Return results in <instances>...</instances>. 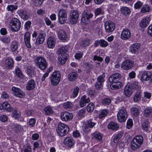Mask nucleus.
<instances>
[{
    "label": "nucleus",
    "mask_w": 152,
    "mask_h": 152,
    "mask_svg": "<svg viewBox=\"0 0 152 152\" xmlns=\"http://www.w3.org/2000/svg\"><path fill=\"white\" fill-rule=\"evenodd\" d=\"M93 16L91 13H87L85 12H83L82 15L81 21L84 24H87L90 22V20Z\"/></svg>",
    "instance_id": "nucleus-10"
},
{
    "label": "nucleus",
    "mask_w": 152,
    "mask_h": 152,
    "mask_svg": "<svg viewBox=\"0 0 152 152\" xmlns=\"http://www.w3.org/2000/svg\"><path fill=\"white\" fill-rule=\"evenodd\" d=\"M131 37V32L128 29H125L122 31L121 35V38L124 40L129 39Z\"/></svg>",
    "instance_id": "nucleus-17"
},
{
    "label": "nucleus",
    "mask_w": 152,
    "mask_h": 152,
    "mask_svg": "<svg viewBox=\"0 0 152 152\" xmlns=\"http://www.w3.org/2000/svg\"><path fill=\"white\" fill-rule=\"evenodd\" d=\"M17 12L21 18L24 20L28 19V17L27 16L26 12L24 10L22 9L18 10L17 11Z\"/></svg>",
    "instance_id": "nucleus-34"
},
{
    "label": "nucleus",
    "mask_w": 152,
    "mask_h": 152,
    "mask_svg": "<svg viewBox=\"0 0 152 152\" xmlns=\"http://www.w3.org/2000/svg\"><path fill=\"white\" fill-rule=\"evenodd\" d=\"M60 117L62 121H69L72 119L73 115L72 113L65 111L61 113Z\"/></svg>",
    "instance_id": "nucleus-13"
},
{
    "label": "nucleus",
    "mask_w": 152,
    "mask_h": 152,
    "mask_svg": "<svg viewBox=\"0 0 152 152\" xmlns=\"http://www.w3.org/2000/svg\"><path fill=\"white\" fill-rule=\"evenodd\" d=\"M123 133L121 132L119 133L116 134L114 137L113 139L114 142L115 143L117 142L120 140V139L122 137Z\"/></svg>",
    "instance_id": "nucleus-46"
},
{
    "label": "nucleus",
    "mask_w": 152,
    "mask_h": 152,
    "mask_svg": "<svg viewBox=\"0 0 152 152\" xmlns=\"http://www.w3.org/2000/svg\"><path fill=\"white\" fill-rule=\"evenodd\" d=\"M115 24L111 21H107L104 23L105 29L107 33H110L113 32L115 29Z\"/></svg>",
    "instance_id": "nucleus-11"
},
{
    "label": "nucleus",
    "mask_w": 152,
    "mask_h": 152,
    "mask_svg": "<svg viewBox=\"0 0 152 152\" xmlns=\"http://www.w3.org/2000/svg\"><path fill=\"white\" fill-rule=\"evenodd\" d=\"M5 64L6 67H8L9 68H10L13 66V60L10 57H8L6 59Z\"/></svg>",
    "instance_id": "nucleus-29"
},
{
    "label": "nucleus",
    "mask_w": 152,
    "mask_h": 152,
    "mask_svg": "<svg viewBox=\"0 0 152 152\" xmlns=\"http://www.w3.org/2000/svg\"><path fill=\"white\" fill-rule=\"evenodd\" d=\"M8 119L7 115H0V121L3 122H6Z\"/></svg>",
    "instance_id": "nucleus-64"
},
{
    "label": "nucleus",
    "mask_w": 152,
    "mask_h": 152,
    "mask_svg": "<svg viewBox=\"0 0 152 152\" xmlns=\"http://www.w3.org/2000/svg\"><path fill=\"white\" fill-rule=\"evenodd\" d=\"M90 43V40L86 39L82 41L80 43V45L82 47H85L88 46Z\"/></svg>",
    "instance_id": "nucleus-43"
},
{
    "label": "nucleus",
    "mask_w": 152,
    "mask_h": 152,
    "mask_svg": "<svg viewBox=\"0 0 152 152\" xmlns=\"http://www.w3.org/2000/svg\"><path fill=\"white\" fill-rule=\"evenodd\" d=\"M18 47V43L16 41H13L11 43L10 46V49L13 52H14L16 50Z\"/></svg>",
    "instance_id": "nucleus-37"
},
{
    "label": "nucleus",
    "mask_w": 152,
    "mask_h": 152,
    "mask_svg": "<svg viewBox=\"0 0 152 152\" xmlns=\"http://www.w3.org/2000/svg\"><path fill=\"white\" fill-rule=\"evenodd\" d=\"M134 62L131 60H126L122 64L121 68L124 70H128L133 66Z\"/></svg>",
    "instance_id": "nucleus-14"
},
{
    "label": "nucleus",
    "mask_w": 152,
    "mask_h": 152,
    "mask_svg": "<svg viewBox=\"0 0 152 152\" xmlns=\"http://www.w3.org/2000/svg\"><path fill=\"white\" fill-rule=\"evenodd\" d=\"M36 65L40 69H45L47 66L45 59L42 57L39 56L37 57L34 60Z\"/></svg>",
    "instance_id": "nucleus-4"
},
{
    "label": "nucleus",
    "mask_w": 152,
    "mask_h": 152,
    "mask_svg": "<svg viewBox=\"0 0 152 152\" xmlns=\"http://www.w3.org/2000/svg\"><path fill=\"white\" fill-rule=\"evenodd\" d=\"M143 2L140 1H137L134 4V7L135 9H140L143 5Z\"/></svg>",
    "instance_id": "nucleus-58"
},
{
    "label": "nucleus",
    "mask_w": 152,
    "mask_h": 152,
    "mask_svg": "<svg viewBox=\"0 0 152 152\" xmlns=\"http://www.w3.org/2000/svg\"><path fill=\"white\" fill-rule=\"evenodd\" d=\"M18 6L17 5H10L7 6V9L9 11L13 12L14 11L18 9Z\"/></svg>",
    "instance_id": "nucleus-44"
},
{
    "label": "nucleus",
    "mask_w": 152,
    "mask_h": 152,
    "mask_svg": "<svg viewBox=\"0 0 152 152\" xmlns=\"http://www.w3.org/2000/svg\"><path fill=\"white\" fill-rule=\"evenodd\" d=\"M67 59V55L66 54H61L58 58V61L61 64H64Z\"/></svg>",
    "instance_id": "nucleus-35"
},
{
    "label": "nucleus",
    "mask_w": 152,
    "mask_h": 152,
    "mask_svg": "<svg viewBox=\"0 0 152 152\" xmlns=\"http://www.w3.org/2000/svg\"><path fill=\"white\" fill-rule=\"evenodd\" d=\"M144 112V115L146 117H148L152 113V109L149 107L147 108L145 110Z\"/></svg>",
    "instance_id": "nucleus-55"
},
{
    "label": "nucleus",
    "mask_w": 152,
    "mask_h": 152,
    "mask_svg": "<svg viewBox=\"0 0 152 152\" xmlns=\"http://www.w3.org/2000/svg\"><path fill=\"white\" fill-rule=\"evenodd\" d=\"M57 34L58 37L60 39L65 40L66 39L67 34L64 30H60L58 31Z\"/></svg>",
    "instance_id": "nucleus-26"
},
{
    "label": "nucleus",
    "mask_w": 152,
    "mask_h": 152,
    "mask_svg": "<svg viewBox=\"0 0 152 152\" xmlns=\"http://www.w3.org/2000/svg\"><path fill=\"white\" fill-rule=\"evenodd\" d=\"M36 123V120L34 118H31L29 121L28 124L29 126L31 127H33L34 126Z\"/></svg>",
    "instance_id": "nucleus-63"
},
{
    "label": "nucleus",
    "mask_w": 152,
    "mask_h": 152,
    "mask_svg": "<svg viewBox=\"0 0 152 152\" xmlns=\"http://www.w3.org/2000/svg\"><path fill=\"white\" fill-rule=\"evenodd\" d=\"M79 17V13L76 10L71 11L70 13V23L72 24H76Z\"/></svg>",
    "instance_id": "nucleus-9"
},
{
    "label": "nucleus",
    "mask_w": 152,
    "mask_h": 152,
    "mask_svg": "<svg viewBox=\"0 0 152 152\" xmlns=\"http://www.w3.org/2000/svg\"><path fill=\"white\" fill-rule=\"evenodd\" d=\"M133 91L130 86L126 85L124 89V94L127 97H130L132 95Z\"/></svg>",
    "instance_id": "nucleus-23"
},
{
    "label": "nucleus",
    "mask_w": 152,
    "mask_h": 152,
    "mask_svg": "<svg viewBox=\"0 0 152 152\" xmlns=\"http://www.w3.org/2000/svg\"><path fill=\"white\" fill-rule=\"evenodd\" d=\"M64 143L66 146L71 148L75 144V141L72 138L68 137L65 138Z\"/></svg>",
    "instance_id": "nucleus-16"
},
{
    "label": "nucleus",
    "mask_w": 152,
    "mask_h": 152,
    "mask_svg": "<svg viewBox=\"0 0 152 152\" xmlns=\"http://www.w3.org/2000/svg\"><path fill=\"white\" fill-rule=\"evenodd\" d=\"M30 35L28 32H27L24 36V41L26 46L28 48H31L30 43Z\"/></svg>",
    "instance_id": "nucleus-21"
},
{
    "label": "nucleus",
    "mask_w": 152,
    "mask_h": 152,
    "mask_svg": "<svg viewBox=\"0 0 152 152\" xmlns=\"http://www.w3.org/2000/svg\"><path fill=\"white\" fill-rule=\"evenodd\" d=\"M77 74L76 73L72 72L70 73L68 76V78L70 81H73L77 77Z\"/></svg>",
    "instance_id": "nucleus-49"
},
{
    "label": "nucleus",
    "mask_w": 152,
    "mask_h": 152,
    "mask_svg": "<svg viewBox=\"0 0 152 152\" xmlns=\"http://www.w3.org/2000/svg\"><path fill=\"white\" fill-rule=\"evenodd\" d=\"M0 40L3 43H9L11 41L10 38L9 37L4 36L0 38Z\"/></svg>",
    "instance_id": "nucleus-47"
},
{
    "label": "nucleus",
    "mask_w": 152,
    "mask_h": 152,
    "mask_svg": "<svg viewBox=\"0 0 152 152\" xmlns=\"http://www.w3.org/2000/svg\"><path fill=\"white\" fill-rule=\"evenodd\" d=\"M105 77L104 73H103L102 75L99 76L97 78V82L103 84L104 81V78Z\"/></svg>",
    "instance_id": "nucleus-57"
},
{
    "label": "nucleus",
    "mask_w": 152,
    "mask_h": 152,
    "mask_svg": "<svg viewBox=\"0 0 152 152\" xmlns=\"http://www.w3.org/2000/svg\"><path fill=\"white\" fill-rule=\"evenodd\" d=\"M33 111L31 107H28L27 109L26 110L25 115L29 117L33 113Z\"/></svg>",
    "instance_id": "nucleus-56"
},
{
    "label": "nucleus",
    "mask_w": 152,
    "mask_h": 152,
    "mask_svg": "<svg viewBox=\"0 0 152 152\" xmlns=\"http://www.w3.org/2000/svg\"><path fill=\"white\" fill-rule=\"evenodd\" d=\"M68 49L67 46H62L58 50V54H64L66 52Z\"/></svg>",
    "instance_id": "nucleus-40"
},
{
    "label": "nucleus",
    "mask_w": 152,
    "mask_h": 152,
    "mask_svg": "<svg viewBox=\"0 0 152 152\" xmlns=\"http://www.w3.org/2000/svg\"><path fill=\"white\" fill-rule=\"evenodd\" d=\"M150 7L147 4H145L141 8L140 12L142 13H145L150 11Z\"/></svg>",
    "instance_id": "nucleus-39"
},
{
    "label": "nucleus",
    "mask_w": 152,
    "mask_h": 152,
    "mask_svg": "<svg viewBox=\"0 0 152 152\" xmlns=\"http://www.w3.org/2000/svg\"><path fill=\"white\" fill-rule=\"evenodd\" d=\"M90 102V100L89 98L86 95H84L81 98L80 102V105L81 107H83L86 105V103Z\"/></svg>",
    "instance_id": "nucleus-24"
},
{
    "label": "nucleus",
    "mask_w": 152,
    "mask_h": 152,
    "mask_svg": "<svg viewBox=\"0 0 152 152\" xmlns=\"http://www.w3.org/2000/svg\"><path fill=\"white\" fill-rule=\"evenodd\" d=\"M127 117V112L126 109L123 107H120L117 114L118 121L121 122L125 121Z\"/></svg>",
    "instance_id": "nucleus-2"
},
{
    "label": "nucleus",
    "mask_w": 152,
    "mask_h": 152,
    "mask_svg": "<svg viewBox=\"0 0 152 152\" xmlns=\"http://www.w3.org/2000/svg\"><path fill=\"white\" fill-rule=\"evenodd\" d=\"M35 83L34 81L33 80H31L28 81L26 88L27 90H30L33 89L35 87Z\"/></svg>",
    "instance_id": "nucleus-30"
},
{
    "label": "nucleus",
    "mask_w": 152,
    "mask_h": 152,
    "mask_svg": "<svg viewBox=\"0 0 152 152\" xmlns=\"http://www.w3.org/2000/svg\"><path fill=\"white\" fill-rule=\"evenodd\" d=\"M140 45L139 43H135L133 44L130 47V51L133 53H137L140 48Z\"/></svg>",
    "instance_id": "nucleus-22"
},
{
    "label": "nucleus",
    "mask_w": 152,
    "mask_h": 152,
    "mask_svg": "<svg viewBox=\"0 0 152 152\" xmlns=\"http://www.w3.org/2000/svg\"><path fill=\"white\" fill-rule=\"evenodd\" d=\"M69 130V128L67 125L63 123H59L57 132L58 135L63 137L67 134Z\"/></svg>",
    "instance_id": "nucleus-3"
},
{
    "label": "nucleus",
    "mask_w": 152,
    "mask_h": 152,
    "mask_svg": "<svg viewBox=\"0 0 152 152\" xmlns=\"http://www.w3.org/2000/svg\"><path fill=\"white\" fill-rule=\"evenodd\" d=\"M121 77V74L119 73H114L109 77V81L110 82H115L116 80L119 79Z\"/></svg>",
    "instance_id": "nucleus-27"
},
{
    "label": "nucleus",
    "mask_w": 152,
    "mask_h": 152,
    "mask_svg": "<svg viewBox=\"0 0 152 152\" xmlns=\"http://www.w3.org/2000/svg\"><path fill=\"white\" fill-rule=\"evenodd\" d=\"M13 129L14 131L17 133L21 132L23 130V126L18 124H15Z\"/></svg>",
    "instance_id": "nucleus-41"
},
{
    "label": "nucleus",
    "mask_w": 152,
    "mask_h": 152,
    "mask_svg": "<svg viewBox=\"0 0 152 152\" xmlns=\"http://www.w3.org/2000/svg\"><path fill=\"white\" fill-rule=\"evenodd\" d=\"M129 85L130 86L133 90L140 91L141 88L140 86L138 84V83L136 81H133L131 84Z\"/></svg>",
    "instance_id": "nucleus-28"
},
{
    "label": "nucleus",
    "mask_w": 152,
    "mask_h": 152,
    "mask_svg": "<svg viewBox=\"0 0 152 152\" xmlns=\"http://www.w3.org/2000/svg\"><path fill=\"white\" fill-rule=\"evenodd\" d=\"M103 135L98 132H97L93 134V138L99 141H102Z\"/></svg>",
    "instance_id": "nucleus-36"
},
{
    "label": "nucleus",
    "mask_w": 152,
    "mask_h": 152,
    "mask_svg": "<svg viewBox=\"0 0 152 152\" xmlns=\"http://www.w3.org/2000/svg\"><path fill=\"white\" fill-rule=\"evenodd\" d=\"M56 39L54 37H49L47 41V44L49 48H53L55 47Z\"/></svg>",
    "instance_id": "nucleus-20"
},
{
    "label": "nucleus",
    "mask_w": 152,
    "mask_h": 152,
    "mask_svg": "<svg viewBox=\"0 0 152 152\" xmlns=\"http://www.w3.org/2000/svg\"><path fill=\"white\" fill-rule=\"evenodd\" d=\"M61 79V74L59 71L54 72L50 77L51 84L53 86L57 85Z\"/></svg>",
    "instance_id": "nucleus-5"
},
{
    "label": "nucleus",
    "mask_w": 152,
    "mask_h": 152,
    "mask_svg": "<svg viewBox=\"0 0 152 152\" xmlns=\"http://www.w3.org/2000/svg\"><path fill=\"white\" fill-rule=\"evenodd\" d=\"M25 71L27 74L31 77L34 75V69L30 66H28L26 67Z\"/></svg>",
    "instance_id": "nucleus-33"
},
{
    "label": "nucleus",
    "mask_w": 152,
    "mask_h": 152,
    "mask_svg": "<svg viewBox=\"0 0 152 152\" xmlns=\"http://www.w3.org/2000/svg\"><path fill=\"white\" fill-rule=\"evenodd\" d=\"M0 109L4 110L8 112H10L12 110L13 108L7 102H5L0 104Z\"/></svg>",
    "instance_id": "nucleus-19"
},
{
    "label": "nucleus",
    "mask_w": 152,
    "mask_h": 152,
    "mask_svg": "<svg viewBox=\"0 0 152 152\" xmlns=\"http://www.w3.org/2000/svg\"><path fill=\"white\" fill-rule=\"evenodd\" d=\"M15 74L16 75L19 77H22L23 75L20 69L18 67H16L15 69Z\"/></svg>",
    "instance_id": "nucleus-45"
},
{
    "label": "nucleus",
    "mask_w": 152,
    "mask_h": 152,
    "mask_svg": "<svg viewBox=\"0 0 152 152\" xmlns=\"http://www.w3.org/2000/svg\"><path fill=\"white\" fill-rule=\"evenodd\" d=\"M94 105L92 102H91L89 104L87 107V110L88 112H92L94 109Z\"/></svg>",
    "instance_id": "nucleus-52"
},
{
    "label": "nucleus",
    "mask_w": 152,
    "mask_h": 152,
    "mask_svg": "<svg viewBox=\"0 0 152 152\" xmlns=\"http://www.w3.org/2000/svg\"><path fill=\"white\" fill-rule=\"evenodd\" d=\"M133 122L132 119L128 120L126 123V128L128 129H130L133 126Z\"/></svg>",
    "instance_id": "nucleus-60"
},
{
    "label": "nucleus",
    "mask_w": 152,
    "mask_h": 152,
    "mask_svg": "<svg viewBox=\"0 0 152 152\" xmlns=\"http://www.w3.org/2000/svg\"><path fill=\"white\" fill-rule=\"evenodd\" d=\"M149 127L148 122L146 120H145L142 123V127L143 130L147 131L148 129V128Z\"/></svg>",
    "instance_id": "nucleus-54"
},
{
    "label": "nucleus",
    "mask_w": 152,
    "mask_h": 152,
    "mask_svg": "<svg viewBox=\"0 0 152 152\" xmlns=\"http://www.w3.org/2000/svg\"><path fill=\"white\" fill-rule=\"evenodd\" d=\"M151 20V17L147 16L144 17L140 21L139 25L141 28L146 27L149 24Z\"/></svg>",
    "instance_id": "nucleus-12"
},
{
    "label": "nucleus",
    "mask_w": 152,
    "mask_h": 152,
    "mask_svg": "<svg viewBox=\"0 0 152 152\" xmlns=\"http://www.w3.org/2000/svg\"><path fill=\"white\" fill-rule=\"evenodd\" d=\"M12 90L13 94L16 97L22 98L24 95V93L18 88L13 86Z\"/></svg>",
    "instance_id": "nucleus-18"
},
{
    "label": "nucleus",
    "mask_w": 152,
    "mask_h": 152,
    "mask_svg": "<svg viewBox=\"0 0 152 152\" xmlns=\"http://www.w3.org/2000/svg\"><path fill=\"white\" fill-rule=\"evenodd\" d=\"M141 80L142 82L145 81L150 80L151 79L152 74L149 71H144L141 72Z\"/></svg>",
    "instance_id": "nucleus-15"
},
{
    "label": "nucleus",
    "mask_w": 152,
    "mask_h": 152,
    "mask_svg": "<svg viewBox=\"0 0 152 152\" xmlns=\"http://www.w3.org/2000/svg\"><path fill=\"white\" fill-rule=\"evenodd\" d=\"M100 45L102 47H106L108 45L107 42L104 39H100L99 40Z\"/></svg>",
    "instance_id": "nucleus-61"
},
{
    "label": "nucleus",
    "mask_w": 152,
    "mask_h": 152,
    "mask_svg": "<svg viewBox=\"0 0 152 152\" xmlns=\"http://www.w3.org/2000/svg\"><path fill=\"white\" fill-rule=\"evenodd\" d=\"M67 12L65 10L62 9L60 10L58 15L59 23L61 24L65 23L67 19Z\"/></svg>",
    "instance_id": "nucleus-8"
},
{
    "label": "nucleus",
    "mask_w": 152,
    "mask_h": 152,
    "mask_svg": "<svg viewBox=\"0 0 152 152\" xmlns=\"http://www.w3.org/2000/svg\"><path fill=\"white\" fill-rule=\"evenodd\" d=\"M121 12L123 15L127 16L130 14L131 11L128 7H124L121 8Z\"/></svg>",
    "instance_id": "nucleus-32"
},
{
    "label": "nucleus",
    "mask_w": 152,
    "mask_h": 152,
    "mask_svg": "<svg viewBox=\"0 0 152 152\" xmlns=\"http://www.w3.org/2000/svg\"><path fill=\"white\" fill-rule=\"evenodd\" d=\"M44 110L45 113L47 115H49L52 113L53 112V110L51 107L50 106L46 107L44 108Z\"/></svg>",
    "instance_id": "nucleus-48"
},
{
    "label": "nucleus",
    "mask_w": 152,
    "mask_h": 152,
    "mask_svg": "<svg viewBox=\"0 0 152 152\" xmlns=\"http://www.w3.org/2000/svg\"><path fill=\"white\" fill-rule=\"evenodd\" d=\"M119 126V124L113 122H110L108 125V128L112 130H117Z\"/></svg>",
    "instance_id": "nucleus-31"
},
{
    "label": "nucleus",
    "mask_w": 152,
    "mask_h": 152,
    "mask_svg": "<svg viewBox=\"0 0 152 152\" xmlns=\"http://www.w3.org/2000/svg\"><path fill=\"white\" fill-rule=\"evenodd\" d=\"M143 140L142 137L140 135L135 136L133 139L131 144L132 149L135 150L139 148L142 144Z\"/></svg>",
    "instance_id": "nucleus-1"
},
{
    "label": "nucleus",
    "mask_w": 152,
    "mask_h": 152,
    "mask_svg": "<svg viewBox=\"0 0 152 152\" xmlns=\"http://www.w3.org/2000/svg\"><path fill=\"white\" fill-rule=\"evenodd\" d=\"M91 129L88 126L85 124L83 126V130L85 132L87 133L91 131Z\"/></svg>",
    "instance_id": "nucleus-62"
},
{
    "label": "nucleus",
    "mask_w": 152,
    "mask_h": 152,
    "mask_svg": "<svg viewBox=\"0 0 152 152\" xmlns=\"http://www.w3.org/2000/svg\"><path fill=\"white\" fill-rule=\"evenodd\" d=\"M108 113L107 110H103L99 113V118H102L105 117Z\"/></svg>",
    "instance_id": "nucleus-51"
},
{
    "label": "nucleus",
    "mask_w": 152,
    "mask_h": 152,
    "mask_svg": "<svg viewBox=\"0 0 152 152\" xmlns=\"http://www.w3.org/2000/svg\"><path fill=\"white\" fill-rule=\"evenodd\" d=\"M33 38H36L35 44L39 45L42 44L45 41V34L42 33H37L36 31H34L32 34Z\"/></svg>",
    "instance_id": "nucleus-7"
},
{
    "label": "nucleus",
    "mask_w": 152,
    "mask_h": 152,
    "mask_svg": "<svg viewBox=\"0 0 152 152\" xmlns=\"http://www.w3.org/2000/svg\"><path fill=\"white\" fill-rule=\"evenodd\" d=\"M111 101V100L110 98H106L102 100V103L103 104L108 105L110 104Z\"/></svg>",
    "instance_id": "nucleus-59"
},
{
    "label": "nucleus",
    "mask_w": 152,
    "mask_h": 152,
    "mask_svg": "<svg viewBox=\"0 0 152 152\" xmlns=\"http://www.w3.org/2000/svg\"><path fill=\"white\" fill-rule=\"evenodd\" d=\"M110 86L112 89H117L121 88L122 87L123 84L120 81L113 82L111 83Z\"/></svg>",
    "instance_id": "nucleus-25"
},
{
    "label": "nucleus",
    "mask_w": 152,
    "mask_h": 152,
    "mask_svg": "<svg viewBox=\"0 0 152 152\" xmlns=\"http://www.w3.org/2000/svg\"><path fill=\"white\" fill-rule=\"evenodd\" d=\"M141 91H139L137 92L134 97V101L135 102H137L139 101L141 98Z\"/></svg>",
    "instance_id": "nucleus-42"
},
{
    "label": "nucleus",
    "mask_w": 152,
    "mask_h": 152,
    "mask_svg": "<svg viewBox=\"0 0 152 152\" xmlns=\"http://www.w3.org/2000/svg\"><path fill=\"white\" fill-rule=\"evenodd\" d=\"M64 107L66 109L71 108L72 107L73 104L72 103L69 102H67L63 103Z\"/></svg>",
    "instance_id": "nucleus-53"
},
{
    "label": "nucleus",
    "mask_w": 152,
    "mask_h": 152,
    "mask_svg": "<svg viewBox=\"0 0 152 152\" xmlns=\"http://www.w3.org/2000/svg\"><path fill=\"white\" fill-rule=\"evenodd\" d=\"M131 113L133 117H137L139 114L138 109L135 107H132L131 109Z\"/></svg>",
    "instance_id": "nucleus-38"
},
{
    "label": "nucleus",
    "mask_w": 152,
    "mask_h": 152,
    "mask_svg": "<svg viewBox=\"0 0 152 152\" xmlns=\"http://www.w3.org/2000/svg\"><path fill=\"white\" fill-rule=\"evenodd\" d=\"M21 23L17 18H13L10 24V29L13 32L18 31L21 28Z\"/></svg>",
    "instance_id": "nucleus-6"
},
{
    "label": "nucleus",
    "mask_w": 152,
    "mask_h": 152,
    "mask_svg": "<svg viewBox=\"0 0 152 152\" xmlns=\"http://www.w3.org/2000/svg\"><path fill=\"white\" fill-rule=\"evenodd\" d=\"M12 117L15 119L19 118L20 116V113H18V109H15L12 112Z\"/></svg>",
    "instance_id": "nucleus-50"
}]
</instances>
